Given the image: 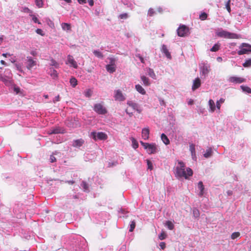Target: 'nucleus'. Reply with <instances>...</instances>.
Instances as JSON below:
<instances>
[{"label": "nucleus", "mask_w": 251, "mask_h": 251, "mask_svg": "<svg viewBox=\"0 0 251 251\" xmlns=\"http://www.w3.org/2000/svg\"><path fill=\"white\" fill-rule=\"evenodd\" d=\"M178 165L176 168L175 175L177 177L181 178L184 177L187 179L189 176L193 175V171L190 168H187L186 171L185 169V165L182 161H179L178 162Z\"/></svg>", "instance_id": "obj_1"}, {"label": "nucleus", "mask_w": 251, "mask_h": 251, "mask_svg": "<svg viewBox=\"0 0 251 251\" xmlns=\"http://www.w3.org/2000/svg\"><path fill=\"white\" fill-rule=\"evenodd\" d=\"M216 35L222 38L228 39L237 38V35L235 33H231L226 30H223L222 28L219 29L216 32Z\"/></svg>", "instance_id": "obj_2"}, {"label": "nucleus", "mask_w": 251, "mask_h": 251, "mask_svg": "<svg viewBox=\"0 0 251 251\" xmlns=\"http://www.w3.org/2000/svg\"><path fill=\"white\" fill-rule=\"evenodd\" d=\"M90 137L93 139L95 141L98 140H105L107 138V135L103 132L93 131L90 133Z\"/></svg>", "instance_id": "obj_3"}, {"label": "nucleus", "mask_w": 251, "mask_h": 251, "mask_svg": "<svg viewBox=\"0 0 251 251\" xmlns=\"http://www.w3.org/2000/svg\"><path fill=\"white\" fill-rule=\"evenodd\" d=\"M240 50L238 51L239 55H242L251 52V45L247 43H242L239 47Z\"/></svg>", "instance_id": "obj_4"}, {"label": "nucleus", "mask_w": 251, "mask_h": 251, "mask_svg": "<svg viewBox=\"0 0 251 251\" xmlns=\"http://www.w3.org/2000/svg\"><path fill=\"white\" fill-rule=\"evenodd\" d=\"M93 110L96 113L100 115H104L107 112L106 108L100 103L95 104L94 105Z\"/></svg>", "instance_id": "obj_5"}, {"label": "nucleus", "mask_w": 251, "mask_h": 251, "mask_svg": "<svg viewBox=\"0 0 251 251\" xmlns=\"http://www.w3.org/2000/svg\"><path fill=\"white\" fill-rule=\"evenodd\" d=\"M189 28L185 25H180L177 29V33L178 36L180 37H184L188 34Z\"/></svg>", "instance_id": "obj_6"}, {"label": "nucleus", "mask_w": 251, "mask_h": 251, "mask_svg": "<svg viewBox=\"0 0 251 251\" xmlns=\"http://www.w3.org/2000/svg\"><path fill=\"white\" fill-rule=\"evenodd\" d=\"M200 68L201 75H203L204 77L207 75L210 71V65L207 64L201 63Z\"/></svg>", "instance_id": "obj_7"}, {"label": "nucleus", "mask_w": 251, "mask_h": 251, "mask_svg": "<svg viewBox=\"0 0 251 251\" xmlns=\"http://www.w3.org/2000/svg\"><path fill=\"white\" fill-rule=\"evenodd\" d=\"M109 59V64L106 66V69L109 73H113L116 71L115 59L113 58H110Z\"/></svg>", "instance_id": "obj_8"}, {"label": "nucleus", "mask_w": 251, "mask_h": 251, "mask_svg": "<svg viewBox=\"0 0 251 251\" xmlns=\"http://www.w3.org/2000/svg\"><path fill=\"white\" fill-rule=\"evenodd\" d=\"M25 61L26 68L29 70H31L36 65V61L33 60L30 56H27Z\"/></svg>", "instance_id": "obj_9"}, {"label": "nucleus", "mask_w": 251, "mask_h": 251, "mask_svg": "<svg viewBox=\"0 0 251 251\" xmlns=\"http://www.w3.org/2000/svg\"><path fill=\"white\" fill-rule=\"evenodd\" d=\"M228 81L234 83H241L246 81V79L237 77V76H230L228 79Z\"/></svg>", "instance_id": "obj_10"}, {"label": "nucleus", "mask_w": 251, "mask_h": 251, "mask_svg": "<svg viewBox=\"0 0 251 251\" xmlns=\"http://www.w3.org/2000/svg\"><path fill=\"white\" fill-rule=\"evenodd\" d=\"M114 98L116 100L119 101H124L126 100V97L120 90L115 91Z\"/></svg>", "instance_id": "obj_11"}, {"label": "nucleus", "mask_w": 251, "mask_h": 251, "mask_svg": "<svg viewBox=\"0 0 251 251\" xmlns=\"http://www.w3.org/2000/svg\"><path fill=\"white\" fill-rule=\"evenodd\" d=\"M189 151L191 152L192 159L194 161H196L197 155L195 150V145L194 144L189 143Z\"/></svg>", "instance_id": "obj_12"}, {"label": "nucleus", "mask_w": 251, "mask_h": 251, "mask_svg": "<svg viewBox=\"0 0 251 251\" xmlns=\"http://www.w3.org/2000/svg\"><path fill=\"white\" fill-rule=\"evenodd\" d=\"M66 64H70L71 66L73 67L74 68H77V64L76 62L74 60L73 57L71 55H68Z\"/></svg>", "instance_id": "obj_13"}, {"label": "nucleus", "mask_w": 251, "mask_h": 251, "mask_svg": "<svg viewBox=\"0 0 251 251\" xmlns=\"http://www.w3.org/2000/svg\"><path fill=\"white\" fill-rule=\"evenodd\" d=\"M147 150L150 154L155 153L157 151L156 145L153 143L150 144Z\"/></svg>", "instance_id": "obj_14"}, {"label": "nucleus", "mask_w": 251, "mask_h": 251, "mask_svg": "<svg viewBox=\"0 0 251 251\" xmlns=\"http://www.w3.org/2000/svg\"><path fill=\"white\" fill-rule=\"evenodd\" d=\"M161 50L168 59H171L172 58L171 53L167 49V46L165 45H163L162 46Z\"/></svg>", "instance_id": "obj_15"}, {"label": "nucleus", "mask_w": 251, "mask_h": 251, "mask_svg": "<svg viewBox=\"0 0 251 251\" xmlns=\"http://www.w3.org/2000/svg\"><path fill=\"white\" fill-rule=\"evenodd\" d=\"M84 143V141L82 139H77L73 141L72 145L74 147L79 148Z\"/></svg>", "instance_id": "obj_16"}, {"label": "nucleus", "mask_w": 251, "mask_h": 251, "mask_svg": "<svg viewBox=\"0 0 251 251\" xmlns=\"http://www.w3.org/2000/svg\"><path fill=\"white\" fill-rule=\"evenodd\" d=\"M201 80L199 77L196 78L193 81V84L192 86V90L193 91L195 90L197 88H198L201 85Z\"/></svg>", "instance_id": "obj_17"}, {"label": "nucleus", "mask_w": 251, "mask_h": 251, "mask_svg": "<svg viewBox=\"0 0 251 251\" xmlns=\"http://www.w3.org/2000/svg\"><path fill=\"white\" fill-rule=\"evenodd\" d=\"M80 186L84 192L86 193L89 192V185L85 181H82L80 184Z\"/></svg>", "instance_id": "obj_18"}, {"label": "nucleus", "mask_w": 251, "mask_h": 251, "mask_svg": "<svg viewBox=\"0 0 251 251\" xmlns=\"http://www.w3.org/2000/svg\"><path fill=\"white\" fill-rule=\"evenodd\" d=\"M198 188L200 190L199 195L201 197L204 194V187L202 181H201L199 182L198 184Z\"/></svg>", "instance_id": "obj_19"}, {"label": "nucleus", "mask_w": 251, "mask_h": 251, "mask_svg": "<svg viewBox=\"0 0 251 251\" xmlns=\"http://www.w3.org/2000/svg\"><path fill=\"white\" fill-rule=\"evenodd\" d=\"M63 133V132H62L61 129L59 127H55V128L50 129L48 131V133L49 134H58V133Z\"/></svg>", "instance_id": "obj_20"}, {"label": "nucleus", "mask_w": 251, "mask_h": 251, "mask_svg": "<svg viewBox=\"0 0 251 251\" xmlns=\"http://www.w3.org/2000/svg\"><path fill=\"white\" fill-rule=\"evenodd\" d=\"M149 129L148 128H143L142 131V137L145 140L149 138Z\"/></svg>", "instance_id": "obj_21"}, {"label": "nucleus", "mask_w": 251, "mask_h": 251, "mask_svg": "<svg viewBox=\"0 0 251 251\" xmlns=\"http://www.w3.org/2000/svg\"><path fill=\"white\" fill-rule=\"evenodd\" d=\"M208 105L209 106V111L213 112L215 110V104L214 101L212 100H209L208 101Z\"/></svg>", "instance_id": "obj_22"}, {"label": "nucleus", "mask_w": 251, "mask_h": 251, "mask_svg": "<svg viewBox=\"0 0 251 251\" xmlns=\"http://www.w3.org/2000/svg\"><path fill=\"white\" fill-rule=\"evenodd\" d=\"M135 89L139 93L142 95H145L146 92L145 89L139 84L135 85Z\"/></svg>", "instance_id": "obj_23"}, {"label": "nucleus", "mask_w": 251, "mask_h": 251, "mask_svg": "<svg viewBox=\"0 0 251 251\" xmlns=\"http://www.w3.org/2000/svg\"><path fill=\"white\" fill-rule=\"evenodd\" d=\"M49 74L53 79H55L58 77V74L57 71L53 68H51L50 69Z\"/></svg>", "instance_id": "obj_24"}, {"label": "nucleus", "mask_w": 251, "mask_h": 251, "mask_svg": "<svg viewBox=\"0 0 251 251\" xmlns=\"http://www.w3.org/2000/svg\"><path fill=\"white\" fill-rule=\"evenodd\" d=\"M212 148H210L206 150L205 153L203 154V156L206 158H208L210 157L212 155Z\"/></svg>", "instance_id": "obj_25"}, {"label": "nucleus", "mask_w": 251, "mask_h": 251, "mask_svg": "<svg viewBox=\"0 0 251 251\" xmlns=\"http://www.w3.org/2000/svg\"><path fill=\"white\" fill-rule=\"evenodd\" d=\"M141 79L145 86H149L150 84L149 79L145 75L141 76Z\"/></svg>", "instance_id": "obj_26"}, {"label": "nucleus", "mask_w": 251, "mask_h": 251, "mask_svg": "<svg viewBox=\"0 0 251 251\" xmlns=\"http://www.w3.org/2000/svg\"><path fill=\"white\" fill-rule=\"evenodd\" d=\"M161 138L163 143L165 145H168L170 144V140L167 136L164 133H162L161 135Z\"/></svg>", "instance_id": "obj_27"}, {"label": "nucleus", "mask_w": 251, "mask_h": 251, "mask_svg": "<svg viewBox=\"0 0 251 251\" xmlns=\"http://www.w3.org/2000/svg\"><path fill=\"white\" fill-rule=\"evenodd\" d=\"M127 104L129 106L131 107L133 109L135 110L139 106L137 103H135L132 101H128Z\"/></svg>", "instance_id": "obj_28"}, {"label": "nucleus", "mask_w": 251, "mask_h": 251, "mask_svg": "<svg viewBox=\"0 0 251 251\" xmlns=\"http://www.w3.org/2000/svg\"><path fill=\"white\" fill-rule=\"evenodd\" d=\"M94 54L97 57L102 59L103 58V55L102 53L98 50H94L93 51Z\"/></svg>", "instance_id": "obj_29"}, {"label": "nucleus", "mask_w": 251, "mask_h": 251, "mask_svg": "<svg viewBox=\"0 0 251 251\" xmlns=\"http://www.w3.org/2000/svg\"><path fill=\"white\" fill-rule=\"evenodd\" d=\"M70 82L71 85V86L73 87H75L77 84V81L76 79L74 77H72L70 80Z\"/></svg>", "instance_id": "obj_30"}, {"label": "nucleus", "mask_w": 251, "mask_h": 251, "mask_svg": "<svg viewBox=\"0 0 251 251\" xmlns=\"http://www.w3.org/2000/svg\"><path fill=\"white\" fill-rule=\"evenodd\" d=\"M148 75L153 79H155V74L152 69L149 68L147 71Z\"/></svg>", "instance_id": "obj_31"}, {"label": "nucleus", "mask_w": 251, "mask_h": 251, "mask_svg": "<svg viewBox=\"0 0 251 251\" xmlns=\"http://www.w3.org/2000/svg\"><path fill=\"white\" fill-rule=\"evenodd\" d=\"M92 94H93V91L90 89H86L84 92V95H85V96L86 97H87V98H90V97H91Z\"/></svg>", "instance_id": "obj_32"}, {"label": "nucleus", "mask_w": 251, "mask_h": 251, "mask_svg": "<svg viewBox=\"0 0 251 251\" xmlns=\"http://www.w3.org/2000/svg\"><path fill=\"white\" fill-rule=\"evenodd\" d=\"M240 87L243 92H246L247 93H251V89L249 87L241 85Z\"/></svg>", "instance_id": "obj_33"}, {"label": "nucleus", "mask_w": 251, "mask_h": 251, "mask_svg": "<svg viewBox=\"0 0 251 251\" xmlns=\"http://www.w3.org/2000/svg\"><path fill=\"white\" fill-rule=\"evenodd\" d=\"M50 65V66H54L55 68H58L59 67V63L53 59H51Z\"/></svg>", "instance_id": "obj_34"}, {"label": "nucleus", "mask_w": 251, "mask_h": 251, "mask_svg": "<svg viewBox=\"0 0 251 251\" xmlns=\"http://www.w3.org/2000/svg\"><path fill=\"white\" fill-rule=\"evenodd\" d=\"M136 226V223L134 220L132 221L129 224V232H132Z\"/></svg>", "instance_id": "obj_35"}, {"label": "nucleus", "mask_w": 251, "mask_h": 251, "mask_svg": "<svg viewBox=\"0 0 251 251\" xmlns=\"http://www.w3.org/2000/svg\"><path fill=\"white\" fill-rule=\"evenodd\" d=\"M243 67L248 68L251 66V58L247 59L246 61L243 64Z\"/></svg>", "instance_id": "obj_36"}, {"label": "nucleus", "mask_w": 251, "mask_h": 251, "mask_svg": "<svg viewBox=\"0 0 251 251\" xmlns=\"http://www.w3.org/2000/svg\"><path fill=\"white\" fill-rule=\"evenodd\" d=\"M193 216L195 218H198L200 216V212L199 210L196 208H194L193 209Z\"/></svg>", "instance_id": "obj_37"}, {"label": "nucleus", "mask_w": 251, "mask_h": 251, "mask_svg": "<svg viewBox=\"0 0 251 251\" xmlns=\"http://www.w3.org/2000/svg\"><path fill=\"white\" fill-rule=\"evenodd\" d=\"M225 101V99L223 98H221L219 100H217L216 102V107L218 109H220L221 104L224 103Z\"/></svg>", "instance_id": "obj_38"}, {"label": "nucleus", "mask_w": 251, "mask_h": 251, "mask_svg": "<svg viewBox=\"0 0 251 251\" xmlns=\"http://www.w3.org/2000/svg\"><path fill=\"white\" fill-rule=\"evenodd\" d=\"M62 27L64 30H69L71 29L70 25L65 23L62 24Z\"/></svg>", "instance_id": "obj_39"}, {"label": "nucleus", "mask_w": 251, "mask_h": 251, "mask_svg": "<svg viewBox=\"0 0 251 251\" xmlns=\"http://www.w3.org/2000/svg\"><path fill=\"white\" fill-rule=\"evenodd\" d=\"M220 49V45L219 44H215L210 49V51L212 52H216Z\"/></svg>", "instance_id": "obj_40"}, {"label": "nucleus", "mask_w": 251, "mask_h": 251, "mask_svg": "<svg viewBox=\"0 0 251 251\" xmlns=\"http://www.w3.org/2000/svg\"><path fill=\"white\" fill-rule=\"evenodd\" d=\"M166 226L170 230L173 229V228L174 227V226L173 224L172 223V222L171 221H168L166 222Z\"/></svg>", "instance_id": "obj_41"}, {"label": "nucleus", "mask_w": 251, "mask_h": 251, "mask_svg": "<svg viewBox=\"0 0 251 251\" xmlns=\"http://www.w3.org/2000/svg\"><path fill=\"white\" fill-rule=\"evenodd\" d=\"M35 3L39 8L42 7L43 5V0H35Z\"/></svg>", "instance_id": "obj_42"}, {"label": "nucleus", "mask_w": 251, "mask_h": 251, "mask_svg": "<svg viewBox=\"0 0 251 251\" xmlns=\"http://www.w3.org/2000/svg\"><path fill=\"white\" fill-rule=\"evenodd\" d=\"M147 163L148 165V169L152 170L153 169V166L152 162L149 159L147 160Z\"/></svg>", "instance_id": "obj_43"}, {"label": "nucleus", "mask_w": 251, "mask_h": 251, "mask_svg": "<svg viewBox=\"0 0 251 251\" xmlns=\"http://www.w3.org/2000/svg\"><path fill=\"white\" fill-rule=\"evenodd\" d=\"M240 234L239 232H235L233 233L231 235L232 239H235L240 236Z\"/></svg>", "instance_id": "obj_44"}, {"label": "nucleus", "mask_w": 251, "mask_h": 251, "mask_svg": "<svg viewBox=\"0 0 251 251\" xmlns=\"http://www.w3.org/2000/svg\"><path fill=\"white\" fill-rule=\"evenodd\" d=\"M207 17V15L206 13L203 12L200 15V19L201 20H205Z\"/></svg>", "instance_id": "obj_45"}, {"label": "nucleus", "mask_w": 251, "mask_h": 251, "mask_svg": "<svg viewBox=\"0 0 251 251\" xmlns=\"http://www.w3.org/2000/svg\"><path fill=\"white\" fill-rule=\"evenodd\" d=\"M132 147L134 149H136L138 147V144L134 139H133V140L132 141Z\"/></svg>", "instance_id": "obj_46"}, {"label": "nucleus", "mask_w": 251, "mask_h": 251, "mask_svg": "<svg viewBox=\"0 0 251 251\" xmlns=\"http://www.w3.org/2000/svg\"><path fill=\"white\" fill-rule=\"evenodd\" d=\"M166 237V235L164 232H162L161 234L159 235V238L161 240H164L165 239Z\"/></svg>", "instance_id": "obj_47"}, {"label": "nucleus", "mask_w": 251, "mask_h": 251, "mask_svg": "<svg viewBox=\"0 0 251 251\" xmlns=\"http://www.w3.org/2000/svg\"><path fill=\"white\" fill-rule=\"evenodd\" d=\"M226 8L227 10L228 11V12L229 13H230L231 11V9H230V0H228L227 2V3H226Z\"/></svg>", "instance_id": "obj_48"}, {"label": "nucleus", "mask_w": 251, "mask_h": 251, "mask_svg": "<svg viewBox=\"0 0 251 251\" xmlns=\"http://www.w3.org/2000/svg\"><path fill=\"white\" fill-rule=\"evenodd\" d=\"M120 18L123 19H126L128 18V15L127 13H123L119 16Z\"/></svg>", "instance_id": "obj_49"}, {"label": "nucleus", "mask_w": 251, "mask_h": 251, "mask_svg": "<svg viewBox=\"0 0 251 251\" xmlns=\"http://www.w3.org/2000/svg\"><path fill=\"white\" fill-rule=\"evenodd\" d=\"M140 143L141 144V145L144 147V149H147L150 143H145V142H143V141H140Z\"/></svg>", "instance_id": "obj_50"}, {"label": "nucleus", "mask_w": 251, "mask_h": 251, "mask_svg": "<svg viewBox=\"0 0 251 251\" xmlns=\"http://www.w3.org/2000/svg\"><path fill=\"white\" fill-rule=\"evenodd\" d=\"M140 143L141 144V145L144 147V149H147L150 143H145V142H143V141H140Z\"/></svg>", "instance_id": "obj_51"}, {"label": "nucleus", "mask_w": 251, "mask_h": 251, "mask_svg": "<svg viewBox=\"0 0 251 251\" xmlns=\"http://www.w3.org/2000/svg\"><path fill=\"white\" fill-rule=\"evenodd\" d=\"M31 16L32 17V20L33 21V22L35 23H38L39 24H40L41 23L39 21V20H38L37 18L34 16V15H31Z\"/></svg>", "instance_id": "obj_52"}, {"label": "nucleus", "mask_w": 251, "mask_h": 251, "mask_svg": "<svg viewBox=\"0 0 251 251\" xmlns=\"http://www.w3.org/2000/svg\"><path fill=\"white\" fill-rule=\"evenodd\" d=\"M155 13V11L152 8H150L148 11V15L150 16H152L153 15L154 13Z\"/></svg>", "instance_id": "obj_53"}, {"label": "nucleus", "mask_w": 251, "mask_h": 251, "mask_svg": "<svg viewBox=\"0 0 251 251\" xmlns=\"http://www.w3.org/2000/svg\"><path fill=\"white\" fill-rule=\"evenodd\" d=\"M36 32L37 34H40V35H41L42 36H44V33H43V30L41 29H39V28L37 29L36 30Z\"/></svg>", "instance_id": "obj_54"}, {"label": "nucleus", "mask_w": 251, "mask_h": 251, "mask_svg": "<svg viewBox=\"0 0 251 251\" xmlns=\"http://www.w3.org/2000/svg\"><path fill=\"white\" fill-rule=\"evenodd\" d=\"M136 56L137 57L139 58V59H140V60L141 61V62L142 63H145L144 58L142 56H141L140 54H137L136 55Z\"/></svg>", "instance_id": "obj_55"}, {"label": "nucleus", "mask_w": 251, "mask_h": 251, "mask_svg": "<svg viewBox=\"0 0 251 251\" xmlns=\"http://www.w3.org/2000/svg\"><path fill=\"white\" fill-rule=\"evenodd\" d=\"M50 162L51 163H53V162H54L56 161V158L53 155H50Z\"/></svg>", "instance_id": "obj_56"}, {"label": "nucleus", "mask_w": 251, "mask_h": 251, "mask_svg": "<svg viewBox=\"0 0 251 251\" xmlns=\"http://www.w3.org/2000/svg\"><path fill=\"white\" fill-rule=\"evenodd\" d=\"M159 101L161 105L164 106L165 105V101L162 99L159 98Z\"/></svg>", "instance_id": "obj_57"}, {"label": "nucleus", "mask_w": 251, "mask_h": 251, "mask_svg": "<svg viewBox=\"0 0 251 251\" xmlns=\"http://www.w3.org/2000/svg\"><path fill=\"white\" fill-rule=\"evenodd\" d=\"M159 246H160L161 249L163 250L166 247V244L164 242H161L159 244Z\"/></svg>", "instance_id": "obj_58"}, {"label": "nucleus", "mask_w": 251, "mask_h": 251, "mask_svg": "<svg viewBox=\"0 0 251 251\" xmlns=\"http://www.w3.org/2000/svg\"><path fill=\"white\" fill-rule=\"evenodd\" d=\"M59 99H60V98H59V95L56 96L53 99V102H56V101H58L59 100Z\"/></svg>", "instance_id": "obj_59"}, {"label": "nucleus", "mask_w": 251, "mask_h": 251, "mask_svg": "<svg viewBox=\"0 0 251 251\" xmlns=\"http://www.w3.org/2000/svg\"><path fill=\"white\" fill-rule=\"evenodd\" d=\"M14 90L17 94H18L20 91V89L19 87H14Z\"/></svg>", "instance_id": "obj_60"}, {"label": "nucleus", "mask_w": 251, "mask_h": 251, "mask_svg": "<svg viewBox=\"0 0 251 251\" xmlns=\"http://www.w3.org/2000/svg\"><path fill=\"white\" fill-rule=\"evenodd\" d=\"M30 54L31 55H32L33 56H36L37 54V53L36 52V51L35 50H32L31 52H30Z\"/></svg>", "instance_id": "obj_61"}, {"label": "nucleus", "mask_w": 251, "mask_h": 251, "mask_svg": "<svg viewBox=\"0 0 251 251\" xmlns=\"http://www.w3.org/2000/svg\"><path fill=\"white\" fill-rule=\"evenodd\" d=\"M88 3H89V4L91 6H92L94 5V1H93V0H88Z\"/></svg>", "instance_id": "obj_62"}, {"label": "nucleus", "mask_w": 251, "mask_h": 251, "mask_svg": "<svg viewBox=\"0 0 251 251\" xmlns=\"http://www.w3.org/2000/svg\"><path fill=\"white\" fill-rule=\"evenodd\" d=\"M80 4H83L86 3V0H77Z\"/></svg>", "instance_id": "obj_63"}, {"label": "nucleus", "mask_w": 251, "mask_h": 251, "mask_svg": "<svg viewBox=\"0 0 251 251\" xmlns=\"http://www.w3.org/2000/svg\"><path fill=\"white\" fill-rule=\"evenodd\" d=\"M65 183H68V184H73L74 183H75V181H74V180H68V181H66Z\"/></svg>", "instance_id": "obj_64"}]
</instances>
